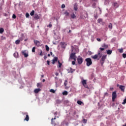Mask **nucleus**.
<instances>
[{"label": "nucleus", "mask_w": 126, "mask_h": 126, "mask_svg": "<svg viewBox=\"0 0 126 126\" xmlns=\"http://www.w3.org/2000/svg\"><path fill=\"white\" fill-rule=\"evenodd\" d=\"M35 49H36V47H33L32 48V53H35Z\"/></svg>", "instance_id": "nucleus-40"}, {"label": "nucleus", "mask_w": 126, "mask_h": 126, "mask_svg": "<svg viewBox=\"0 0 126 126\" xmlns=\"http://www.w3.org/2000/svg\"><path fill=\"white\" fill-rule=\"evenodd\" d=\"M113 51L110 50H108L106 51V53L107 55H111Z\"/></svg>", "instance_id": "nucleus-19"}, {"label": "nucleus", "mask_w": 126, "mask_h": 126, "mask_svg": "<svg viewBox=\"0 0 126 126\" xmlns=\"http://www.w3.org/2000/svg\"><path fill=\"white\" fill-rule=\"evenodd\" d=\"M41 85V84L40 83H38L36 85L37 87H42Z\"/></svg>", "instance_id": "nucleus-33"}, {"label": "nucleus", "mask_w": 126, "mask_h": 126, "mask_svg": "<svg viewBox=\"0 0 126 126\" xmlns=\"http://www.w3.org/2000/svg\"><path fill=\"white\" fill-rule=\"evenodd\" d=\"M67 85V80H65L64 82V86H66V85Z\"/></svg>", "instance_id": "nucleus-41"}, {"label": "nucleus", "mask_w": 126, "mask_h": 126, "mask_svg": "<svg viewBox=\"0 0 126 126\" xmlns=\"http://www.w3.org/2000/svg\"><path fill=\"white\" fill-rule=\"evenodd\" d=\"M94 0V1H97V0Z\"/></svg>", "instance_id": "nucleus-62"}, {"label": "nucleus", "mask_w": 126, "mask_h": 126, "mask_svg": "<svg viewBox=\"0 0 126 126\" xmlns=\"http://www.w3.org/2000/svg\"><path fill=\"white\" fill-rule=\"evenodd\" d=\"M55 75H56V76H59V73L58 72H56L55 73Z\"/></svg>", "instance_id": "nucleus-55"}, {"label": "nucleus", "mask_w": 126, "mask_h": 126, "mask_svg": "<svg viewBox=\"0 0 126 126\" xmlns=\"http://www.w3.org/2000/svg\"><path fill=\"white\" fill-rule=\"evenodd\" d=\"M106 59H107V55H103L100 60V63L101 66L104 65V63H105V61H106Z\"/></svg>", "instance_id": "nucleus-1"}, {"label": "nucleus", "mask_w": 126, "mask_h": 126, "mask_svg": "<svg viewBox=\"0 0 126 126\" xmlns=\"http://www.w3.org/2000/svg\"><path fill=\"white\" fill-rule=\"evenodd\" d=\"M123 126H126V123L125 125H123Z\"/></svg>", "instance_id": "nucleus-63"}, {"label": "nucleus", "mask_w": 126, "mask_h": 126, "mask_svg": "<svg viewBox=\"0 0 126 126\" xmlns=\"http://www.w3.org/2000/svg\"><path fill=\"white\" fill-rule=\"evenodd\" d=\"M50 92H51L52 93H55L56 91L54 89H51Z\"/></svg>", "instance_id": "nucleus-39"}, {"label": "nucleus", "mask_w": 126, "mask_h": 126, "mask_svg": "<svg viewBox=\"0 0 126 126\" xmlns=\"http://www.w3.org/2000/svg\"><path fill=\"white\" fill-rule=\"evenodd\" d=\"M12 18H13L14 19H15V18H16V15H15V14H13Z\"/></svg>", "instance_id": "nucleus-43"}, {"label": "nucleus", "mask_w": 126, "mask_h": 126, "mask_svg": "<svg viewBox=\"0 0 126 126\" xmlns=\"http://www.w3.org/2000/svg\"><path fill=\"white\" fill-rule=\"evenodd\" d=\"M123 58H124V59H126V54L124 53V54H123Z\"/></svg>", "instance_id": "nucleus-44"}, {"label": "nucleus", "mask_w": 126, "mask_h": 126, "mask_svg": "<svg viewBox=\"0 0 126 126\" xmlns=\"http://www.w3.org/2000/svg\"><path fill=\"white\" fill-rule=\"evenodd\" d=\"M85 61L87 63V66H90L92 64V60H91V58H87L85 59Z\"/></svg>", "instance_id": "nucleus-2"}, {"label": "nucleus", "mask_w": 126, "mask_h": 126, "mask_svg": "<svg viewBox=\"0 0 126 126\" xmlns=\"http://www.w3.org/2000/svg\"><path fill=\"white\" fill-rule=\"evenodd\" d=\"M47 57L46 56H44V60H46V59H47Z\"/></svg>", "instance_id": "nucleus-56"}, {"label": "nucleus", "mask_w": 126, "mask_h": 126, "mask_svg": "<svg viewBox=\"0 0 126 126\" xmlns=\"http://www.w3.org/2000/svg\"><path fill=\"white\" fill-rule=\"evenodd\" d=\"M57 118H56V116L54 118H52L51 119V124L52 125H55V121H54V120H56Z\"/></svg>", "instance_id": "nucleus-21"}, {"label": "nucleus", "mask_w": 126, "mask_h": 126, "mask_svg": "<svg viewBox=\"0 0 126 126\" xmlns=\"http://www.w3.org/2000/svg\"><path fill=\"white\" fill-rule=\"evenodd\" d=\"M56 103H57V104H61V103H62V101H61L60 100H56Z\"/></svg>", "instance_id": "nucleus-34"}, {"label": "nucleus", "mask_w": 126, "mask_h": 126, "mask_svg": "<svg viewBox=\"0 0 126 126\" xmlns=\"http://www.w3.org/2000/svg\"><path fill=\"white\" fill-rule=\"evenodd\" d=\"M96 40H97V41H98V42H101V39H100V38H97Z\"/></svg>", "instance_id": "nucleus-53"}, {"label": "nucleus", "mask_w": 126, "mask_h": 126, "mask_svg": "<svg viewBox=\"0 0 126 126\" xmlns=\"http://www.w3.org/2000/svg\"><path fill=\"white\" fill-rule=\"evenodd\" d=\"M120 89H121V91H122V92H125V89L126 88V87H125V86H123V85H120L119 87Z\"/></svg>", "instance_id": "nucleus-8"}, {"label": "nucleus", "mask_w": 126, "mask_h": 126, "mask_svg": "<svg viewBox=\"0 0 126 126\" xmlns=\"http://www.w3.org/2000/svg\"><path fill=\"white\" fill-rule=\"evenodd\" d=\"M56 114H57V112H55V115H56Z\"/></svg>", "instance_id": "nucleus-64"}, {"label": "nucleus", "mask_w": 126, "mask_h": 126, "mask_svg": "<svg viewBox=\"0 0 126 126\" xmlns=\"http://www.w3.org/2000/svg\"><path fill=\"white\" fill-rule=\"evenodd\" d=\"M22 54L24 56L25 58H28L29 56V52L27 50H22Z\"/></svg>", "instance_id": "nucleus-3"}, {"label": "nucleus", "mask_w": 126, "mask_h": 126, "mask_svg": "<svg viewBox=\"0 0 126 126\" xmlns=\"http://www.w3.org/2000/svg\"><path fill=\"white\" fill-rule=\"evenodd\" d=\"M3 32H4V30L3 29V28H0V33L2 34Z\"/></svg>", "instance_id": "nucleus-26"}, {"label": "nucleus", "mask_w": 126, "mask_h": 126, "mask_svg": "<svg viewBox=\"0 0 126 126\" xmlns=\"http://www.w3.org/2000/svg\"><path fill=\"white\" fill-rule=\"evenodd\" d=\"M34 43L37 46V47H39V46H40L41 45V43L38 40H34Z\"/></svg>", "instance_id": "nucleus-9"}, {"label": "nucleus", "mask_w": 126, "mask_h": 126, "mask_svg": "<svg viewBox=\"0 0 126 126\" xmlns=\"http://www.w3.org/2000/svg\"><path fill=\"white\" fill-rule=\"evenodd\" d=\"M58 63H59V67H62V63H61V62H60V61H58Z\"/></svg>", "instance_id": "nucleus-38"}, {"label": "nucleus", "mask_w": 126, "mask_h": 126, "mask_svg": "<svg viewBox=\"0 0 126 126\" xmlns=\"http://www.w3.org/2000/svg\"><path fill=\"white\" fill-rule=\"evenodd\" d=\"M72 60H74V62H76V57H75L73 58L72 59Z\"/></svg>", "instance_id": "nucleus-49"}, {"label": "nucleus", "mask_w": 126, "mask_h": 126, "mask_svg": "<svg viewBox=\"0 0 126 126\" xmlns=\"http://www.w3.org/2000/svg\"><path fill=\"white\" fill-rule=\"evenodd\" d=\"M34 13H35V11L34 10H32L30 13V15H31V16H33V15H34Z\"/></svg>", "instance_id": "nucleus-31"}, {"label": "nucleus", "mask_w": 126, "mask_h": 126, "mask_svg": "<svg viewBox=\"0 0 126 126\" xmlns=\"http://www.w3.org/2000/svg\"><path fill=\"white\" fill-rule=\"evenodd\" d=\"M93 7H95V6H96V3H94L93 4Z\"/></svg>", "instance_id": "nucleus-51"}, {"label": "nucleus", "mask_w": 126, "mask_h": 126, "mask_svg": "<svg viewBox=\"0 0 126 126\" xmlns=\"http://www.w3.org/2000/svg\"><path fill=\"white\" fill-rule=\"evenodd\" d=\"M99 11L100 12H102V10H101V8H99Z\"/></svg>", "instance_id": "nucleus-58"}, {"label": "nucleus", "mask_w": 126, "mask_h": 126, "mask_svg": "<svg viewBox=\"0 0 126 126\" xmlns=\"http://www.w3.org/2000/svg\"><path fill=\"white\" fill-rule=\"evenodd\" d=\"M78 8H77V5L76 4H75L74 5V10H75V11H77Z\"/></svg>", "instance_id": "nucleus-28"}, {"label": "nucleus", "mask_w": 126, "mask_h": 126, "mask_svg": "<svg viewBox=\"0 0 126 126\" xmlns=\"http://www.w3.org/2000/svg\"><path fill=\"white\" fill-rule=\"evenodd\" d=\"M45 49L47 52H49V51H50V47H49V46L47 45H45Z\"/></svg>", "instance_id": "nucleus-23"}, {"label": "nucleus", "mask_w": 126, "mask_h": 126, "mask_svg": "<svg viewBox=\"0 0 126 126\" xmlns=\"http://www.w3.org/2000/svg\"><path fill=\"white\" fill-rule=\"evenodd\" d=\"M64 7H65V5H64V4H63L62 5V8H64Z\"/></svg>", "instance_id": "nucleus-46"}, {"label": "nucleus", "mask_w": 126, "mask_h": 126, "mask_svg": "<svg viewBox=\"0 0 126 126\" xmlns=\"http://www.w3.org/2000/svg\"><path fill=\"white\" fill-rule=\"evenodd\" d=\"M102 19H98L97 20V22L98 23H101L102 22Z\"/></svg>", "instance_id": "nucleus-37"}, {"label": "nucleus", "mask_w": 126, "mask_h": 126, "mask_svg": "<svg viewBox=\"0 0 126 126\" xmlns=\"http://www.w3.org/2000/svg\"><path fill=\"white\" fill-rule=\"evenodd\" d=\"M92 59H93L94 60H96L98 58V55L97 54H95L94 56H91Z\"/></svg>", "instance_id": "nucleus-15"}, {"label": "nucleus", "mask_w": 126, "mask_h": 126, "mask_svg": "<svg viewBox=\"0 0 126 126\" xmlns=\"http://www.w3.org/2000/svg\"><path fill=\"white\" fill-rule=\"evenodd\" d=\"M72 64H73V65H74V64H75V61H72Z\"/></svg>", "instance_id": "nucleus-50"}, {"label": "nucleus", "mask_w": 126, "mask_h": 126, "mask_svg": "<svg viewBox=\"0 0 126 126\" xmlns=\"http://www.w3.org/2000/svg\"><path fill=\"white\" fill-rule=\"evenodd\" d=\"M117 98V92L115 91L112 93V102H115V100Z\"/></svg>", "instance_id": "nucleus-5"}, {"label": "nucleus", "mask_w": 126, "mask_h": 126, "mask_svg": "<svg viewBox=\"0 0 126 126\" xmlns=\"http://www.w3.org/2000/svg\"><path fill=\"white\" fill-rule=\"evenodd\" d=\"M29 16H30V15H29V13H26V17L27 18H28V17H29Z\"/></svg>", "instance_id": "nucleus-42"}, {"label": "nucleus", "mask_w": 126, "mask_h": 126, "mask_svg": "<svg viewBox=\"0 0 126 126\" xmlns=\"http://www.w3.org/2000/svg\"><path fill=\"white\" fill-rule=\"evenodd\" d=\"M47 27H49V28H52V25L51 23L49 24L48 26H47Z\"/></svg>", "instance_id": "nucleus-45"}, {"label": "nucleus", "mask_w": 126, "mask_h": 126, "mask_svg": "<svg viewBox=\"0 0 126 126\" xmlns=\"http://www.w3.org/2000/svg\"><path fill=\"white\" fill-rule=\"evenodd\" d=\"M41 77H42V78L44 77V75H42Z\"/></svg>", "instance_id": "nucleus-61"}, {"label": "nucleus", "mask_w": 126, "mask_h": 126, "mask_svg": "<svg viewBox=\"0 0 126 126\" xmlns=\"http://www.w3.org/2000/svg\"><path fill=\"white\" fill-rule=\"evenodd\" d=\"M119 53H124V49L123 48L120 49H119Z\"/></svg>", "instance_id": "nucleus-36"}, {"label": "nucleus", "mask_w": 126, "mask_h": 126, "mask_svg": "<svg viewBox=\"0 0 126 126\" xmlns=\"http://www.w3.org/2000/svg\"><path fill=\"white\" fill-rule=\"evenodd\" d=\"M39 56H41V57L43 56V51H40V53L39 54Z\"/></svg>", "instance_id": "nucleus-47"}, {"label": "nucleus", "mask_w": 126, "mask_h": 126, "mask_svg": "<svg viewBox=\"0 0 126 126\" xmlns=\"http://www.w3.org/2000/svg\"><path fill=\"white\" fill-rule=\"evenodd\" d=\"M39 15H38V14H35L34 15V19H39Z\"/></svg>", "instance_id": "nucleus-29"}, {"label": "nucleus", "mask_w": 126, "mask_h": 126, "mask_svg": "<svg viewBox=\"0 0 126 126\" xmlns=\"http://www.w3.org/2000/svg\"><path fill=\"white\" fill-rule=\"evenodd\" d=\"M64 14L66 15V16H69V13L67 11H65Z\"/></svg>", "instance_id": "nucleus-32"}, {"label": "nucleus", "mask_w": 126, "mask_h": 126, "mask_svg": "<svg viewBox=\"0 0 126 126\" xmlns=\"http://www.w3.org/2000/svg\"><path fill=\"white\" fill-rule=\"evenodd\" d=\"M23 116L26 115V118L24 120V121H26V122H28L29 121V115H28V113L25 112L23 113Z\"/></svg>", "instance_id": "nucleus-7"}, {"label": "nucleus", "mask_w": 126, "mask_h": 126, "mask_svg": "<svg viewBox=\"0 0 126 126\" xmlns=\"http://www.w3.org/2000/svg\"><path fill=\"white\" fill-rule=\"evenodd\" d=\"M82 85L85 87V88H88V85H87V81L86 80L83 79L82 81Z\"/></svg>", "instance_id": "nucleus-4"}, {"label": "nucleus", "mask_w": 126, "mask_h": 126, "mask_svg": "<svg viewBox=\"0 0 126 126\" xmlns=\"http://www.w3.org/2000/svg\"><path fill=\"white\" fill-rule=\"evenodd\" d=\"M101 47L103 48V49H108V45L106 44L105 43H104L102 45Z\"/></svg>", "instance_id": "nucleus-13"}, {"label": "nucleus", "mask_w": 126, "mask_h": 126, "mask_svg": "<svg viewBox=\"0 0 126 126\" xmlns=\"http://www.w3.org/2000/svg\"><path fill=\"white\" fill-rule=\"evenodd\" d=\"M61 45H62L63 48H65V46H66V44H65V42H62Z\"/></svg>", "instance_id": "nucleus-24"}, {"label": "nucleus", "mask_w": 126, "mask_h": 126, "mask_svg": "<svg viewBox=\"0 0 126 126\" xmlns=\"http://www.w3.org/2000/svg\"><path fill=\"white\" fill-rule=\"evenodd\" d=\"M50 55H51V56H52V55H53V52H50Z\"/></svg>", "instance_id": "nucleus-57"}, {"label": "nucleus", "mask_w": 126, "mask_h": 126, "mask_svg": "<svg viewBox=\"0 0 126 126\" xmlns=\"http://www.w3.org/2000/svg\"><path fill=\"white\" fill-rule=\"evenodd\" d=\"M47 63L48 65H50V61H47Z\"/></svg>", "instance_id": "nucleus-52"}, {"label": "nucleus", "mask_w": 126, "mask_h": 126, "mask_svg": "<svg viewBox=\"0 0 126 126\" xmlns=\"http://www.w3.org/2000/svg\"><path fill=\"white\" fill-rule=\"evenodd\" d=\"M104 50H105V48L103 47H100L99 48V49L98 51V52H100V53H102V52H103V51H104Z\"/></svg>", "instance_id": "nucleus-20"}, {"label": "nucleus", "mask_w": 126, "mask_h": 126, "mask_svg": "<svg viewBox=\"0 0 126 126\" xmlns=\"http://www.w3.org/2000/svg\"><path fill=\"white\" fill-rule=\"evenodd\" d=\"M82 122L83 123V124H86V123H87V120L83 119Z\"/></svg>", "instance_id": "nucleus-35"}, {"label": "nucleus", "mask_w": 126, "mask_h": 126, "mask_svg": "<svg viewBox=\"0 0 126 126\" xmlns=\"http://www.w3.org/2000/svg\"><path fill=\"white\" fill-rule=\"evenodd\" d=\"M63 95H67V94H68V93H67V91H64V92H63L62 93Z\"/></svg>", "instance_id": "nucleus-30"}, {"label": "nucleus", "mask_w": 126, "mask_h": 126, "mask_svg": "<svg viewBox=\"0 0 126 126\" xmlns=\"http://www.w3.org/2000/svg\"><path fill=\"white\" fill-rule=\"evenodd\" d=\"M56 62H58V57H55L54 59L52 60L53 64H55Z\"/></svg>", "instance_id": "nucleus-10"}, {"label": "nucleus", "mask_w": 126, "mask_h": 126, "mask_svg": "<svg viewBox=\"0 0 126 126\" xmlns=\"http://www.w3.org/2000/svg\"><path fill=\"white\" fill-rule=\"evenodd\" d=\"M97 55V58H99V59H100V58H102L103 56H102V54H101V52H98Z\"/></svg>", "instance_id": "nucleus-18"}, {"label": "nucleus", "mask_w": 126, "mask_h": 126, "mask_svg": "<svg viewBox=\"0 0 126 126\" xmlns=\"http://www.w3.org/2000/svg\"><path fill=\"white\" fill-rule=\"evenodd\" d=\"M110 90H111V91H113V90H114V88H112V87L110 88Z\"/></svg>", "instance_id": "nucleus-54"}, {"label": "nucleus", "mask_w": 126, "mask_h": 126, "mask_svg": "<svg viewBox=\"0 0 126 126\" xmlns=\"http://www.w3.org/2000/svg\"><path fill=\"white\" fill-rule=\"evenodd\" d=\"M15 44H16V45H19V44H20V40L18 39V40H16Z\"/></svg>", "instance_id": "nucleus-25"}, {"label": "nucleus", "mask_w": 126, "mask_h": 126, "mask_svg": "<svg viewBox=\"0 0 126 126\" xmlns=\"http://www.w3.org/2000/svg\"><path fill=\"white\" fill-rule=\"evenodd\" d=\"M14 57L15 58H19V55L18 54V52H15L14 53Z\"/></svg>", "instance_id": "nucleus-17"}, {"label": "nucleus", "mask_w": 126, "mask_h": 126, "mask_svg": "<svg viewBox=\"0 0 126 126\" xmlns=\"http://www.w3.org/2000/svg\"><path fill=\"white\" fill-rule=\"evenodd\" d=\"M77 103L78 105H81L82 106H84V103H83V102L80 100H78L77 101Z\"/></svg>", "instance_id": "nucleus-12"}, {"label": "nucleus", "mask_w": 126, "mask_h": 126, "mask_svg": "<svg viewBox=\"0 0 126 126\" xmlns=\"http://www.w3.org/2000/svg\"><path fill=\"white\" fill-rule=\"evenodd\" d=\"M40 91H41L40 89H35L34 91V93L37 94V93H39V92H40Z\"/></svg>", "instance_id": "nucleus-16"}, {"label": "nucleus", "mask_w": 126, "mask_h": 126, "mask_svg": "<svg viewBox=\"0 0 126 126\" xmlns=\"http://www.w3.org/2000/svg\"><path fill=\"white\" fill-rule=\"evenodd\" d=\"M108 28H109V29H113V25H112V23L109 24Z\"/></svg>", "instance_id": "nucleus-27"}, {"label": "nucleus", "mask_w": 126, "mask_h": 126, "mask_svg": "<svg viewBox=\"0 0 126 126\" xmlns=\"http://www.w3.org/2000/svg\"><path fill=\"white\" fill-rule=\"evenodd\" d=\"M104 96H109V94L108 93H105Z\"/></svg>", "instance_id": "nucleus-48"}, {"label": "nucleus", "mask_w": 126, "mask_h": 126, "mask_svg": "<svg viewBox=\"0 0 126 126\" xmlns=\"http://www.w3.org/2000/svg\"><path fill=\"white\" fill-rule=\"evenodd\" d=\"M77 62L79 64H81L83 63V58L80 56H78L77 58Z\"/></svg>", "instance_id": "nucleus-6"}, {"label": "nucleus", "mask_w": 126, "mask_h": 126, "mask_svg": "<svg viewBox=\"0 0 126 126\" xmlns=\"http://www.w3.org/2000/svg\"><path fill=\"white\" fill-rule=\"evenodd\" d=\"M47 56H48V57H51V55H50V54H48L47 55Z\"/></svg>", "instance_id": "nucleus-59"}, {"label": "nucleus", "mask_w": 126, "mask_h": 126, "mask_svg": "<svg viewBox=\"0 0 126 126\" xmlns=\"http://www.w3.org/2000/svg\"><path fill=\"white\" fill-rule=\"evenodd\" d=\"M113 6L114 7H116V8H117L119 7V4L117 2H114Z\"/></svg>", "instance_id": "nucleus-14"}, {"label": "nucleus", "mask_w": 126, "mask_h": 126, "mask_svg": "<svg viewBox=\"0 0 126 126\" xmlns=\"http://www.w3.org/2000/svg\"><path fill=\"white\" fill-rule=\"evenodd\" d=\"M75 53H71L70 55V58L69 59H73L74 58H75L76 56H75Z\"/></svg>", "instance_id": "nucleus-11"}, {"label": "nucleus", "mask_w": 126, "mask_h": 126, "mask_svg": "<svg viewBox=\"0 0 126 126\" xmlns=\"http://www.w3.org/2000/svg\"><path fill=\"white\" fill-rule=\"evenodd\" d=\"M45 81H46V80L45 79H43L42 82H45Z\"/></svg>", "instance_id": "nucleus-60"}, {"label": "nucleus", "mask_w": 126, "mask_h": 126, "mask_svg": "<svg viewBox=\"0 0 126 126\" xmlns=\"http://www.w3.org/2000/svg\"><path fill=\"white\" fill-rule=\"evenodd\" d=\"M71 18H72V19H74V18H76V16L74 13H73L71 15Z\"/></svg>", "instance_id": "nucleus-22"}]
</instances>
